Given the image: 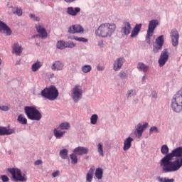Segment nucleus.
I'll use <instances>...</instances> for the list:
<instances>
[{
	"mask_svg": "<svg viewBox=\"0 0 182 182\" xmlns=\"http://www.w3.org/2000/svg\"><path fill=\"white\" fill-rule=\"evenodd\" d=\"M70 159L71 160V164H77V156H76V154H71Z\"/></svg>",
	"mask_w": 182,
	"mask_h": 182,
	"instance_id": "e433bc0d",
	"label": "nucleus"
},
{
	"mask_svg": "<svg viewBox=\"0 0 182 182\" xmlns=\"http://www.w3.org/2000/svg\"><path fill=\"white\" fill-rule=\"evenodd\" d=\"M77 41L78 42H83L84 43H86V42H88L87 38H85L83 37H77Z\"/></svg>",
	"mask_w": 182,
	"mask_h": 182,
	"instance_id": "c03bdc74",
	"label": "nucleus"
},
{
	"mask_svg": "<svg viewBox=\"0 0 182 182\" xmlns=\"http://www.w3.org/2000/svg\"><path fill=\"white\" fill-rule=\"evenodd\" d=\"M24 113L29 120L39 122L42 119V114L35 106H26L24 107Z\"/></svg>",
	"mask_w": 182,
	"mask_h": 182,
	"instance_id": "20e7f679",
	"label": "nucleus"
},
{
	"mask_svg": "<svg viewBox=\"0 0 182 182\" xmlns=\"http://www.w3.org/2000/svg\"><path fill=\"white\" fill-rule=\"evenodd\" d=\"M36 29L38 33L41 36V39H46L48 38V32H46V28H43L42 26H36Z\"/></svg>",
	"mask_w": 182,
	"mask_h": 182,
	"instance_id": "412c9836",
	"label": "nucleus"
},
{
	"mask_svg": "<svg viewBox=\"0 0 182 182\" xmlns=\"http://www.w3.org/2000/svg\"><path fill=\"white\" fill-rule=\"evenodd\" d=\"M80 12V7H68L67 8V14L68 15H70V16H76L77 14Z\"/></svg>",
	"mask_w": 182,
	"mask_h": 182,
	"instance_id": "aec40b11",
	"label": "nucleus"
},
{
	"mask_svg": "<svg viewBox=\"0 0 182 182\" xmlns=\"http://www.w3.org/2000/svg\"><path fill=\"white\" fill-rule=\"evenodd\" d=\"M149 127V123L146 122L144 124H141V123H139L136 127L134 132V134L136 137L138 139H140L141 136H143V132L144 130H146V128Z\"/></svg>",
	"mask_w": 182,
	"mask_h": 182,
	"instance_id": "f8f14e48",
	"label": "nucleus"
},
{
	"mask_svg": "<svg viewBox=\"0 0 182 182\" xmlns=\"http://www.w3.org/2000/svg\"><path fill=\"white\" fill-rule=\"evenodd\" d=\"M157 180L159 182H174V178L169 179L168 178H161L160 176L157 178Z\"/></svg>",
	"mask_w": 182,
	"mask_h": 182,
	"instance_id": "58836bf2",
	"label": "nucleus"
},
{
	"mask_svg": "<svg viewBox=\"0 0 182 182\" xmlns=\"http://www.w3.org/2000/svg\"><path fill=\"white\" fill-rule=\"evenodd\" d=\"M31 19H35V18L36 17V16H35V14H30L29 15Z\"/></svg>",
	"mask_w": 182,
	"mask_h": 182,
	"instance_id": "5fc2aeb1",
	"label": "nucleus"
},
{
	"mask_svg": "<svg viewBox=\"0 0 182 182\" xmlns=\"http://www.w3.org/2000/svg\"><path fill=\"white\" fill-rule=\"evenodd\" d=\"M99 46H102V45H103V43L102 42H100V43H99Z\"/></svg>",
	"mask_w": 182,
	"mask_h": 182,
	"instance_id": "052dcab7",
	"label": "nucleus"
},
{
	"mask_svg": "<svg viewBox=\"0 0 182 182\" xmlns=\"http://www.w3.org/2000/svg\"><path fill=\"white\" fill-rule=\"evenodd\" d=\"M169 150L170 149H168V146L167 145H163L161 147V153L165 156L170 154V153L168 154Z\"/></svg>",
	"mask_w": 182,
	"mask_h": 182,
	"instance_id": "473e14b6",
	"label": "nucleus"
},
{
	"mask_svg": "<svg viewBox=\"0 0 182 182\" xmlns=\"http://www.w3.org/2000/svg\"><path fill=\"white\" fill-rule=\"evenodd\" d=\"M69 150L66 149H61L59 153V156L63 159V160H66L69 159Z\"/></svg>",
	"mask_w": 182,
	"mask_h": 182,
	"instance_id": "bb28decb",
	"label": "nucleus"
},
{
	"mask_svg": "<svg viewBox=\"0 0 182 182\" xmlns=\"http://www.w3.org/2000/svg\"><path fill=\"white\" fill-rule=\"evenodd\" d=\"M73 152L77 156H83L89 153V149L85 146H77L73 149Z\"/></svg>",
	"mask_w": 182,
	"mask_h": 182,
	"instance_id": "4468645a",
	"label": "nucleus"
},
{
	"mask_svg": "<svg viewBox=\"0 0 182 182\" xmlns=\"http://www.w3.org/2000/svg\"><path fill=\"white\" fill-rule=\"evenodd\" d=\"M133 96H136V90H129L127 91L126 94L127 99L129 100L131 97H133Z\"/></svg>",
	"mask_w": 182,
	"mask_h": 182,
	"instance_id": "c9c22d12",
	"label": "nucleus"
},
{
	"mask_svg": "<svg viewBox=\"0 0 182 182\" xmlns=\"http://www.w3.org/2000/svg\"><path fill=\"white\" fill-rule=\"evenodd\" d=\"M33 38H42V36L40 33L36 34L33 36Z\"/></svg>",
	"mask_w": 182,
	"mask_h": 182,
	"instance_id": "864d4df0",
	"label": "nucleus"
},
{
	"mask_svg": "<svg viewBox=\"0 0 182 182\" xmlns=\"http://www.w3.org/2000/svg\"><path fill=\"white\" fill-rule=\"evenodd\" d=\"M77 36H70L68 37V39H71L72 41H77Z\"/></svg>",
	"mask_w": 182,
	"mask_h": 182,
	"instance_id": "3c124183",
	"label": "nucleus"
},
{
	"mask_svg": "<svg viewBox=\"0 0 182 182\" xmlns=\"http://www.w3.org/2000/svg\"><path fill=\"white\" fill-rule=\"evenodd\" d=\"M127 76V73H126V72L121 71L119 73V77H121V79H123V78L126 77Z\"/></svg>",
	"mask_w": 182,
	"mask_h": 182,
	"instance_id": "49530a36",
	"label": "nucleus"
},
{
	"mask_svg": "<svg viewBox=\"0 0 182 182\" xmlns=\"http://www.w3.org/2000/svg\"><path fill=\"white\" fill-rule=\"evenodd\" d=\"M2 63V60L0 58V65Z\"/></svg>",
	"mask_w": 182,
	"mask_h": 182,
	"instance_id": "680f3d73",
	"label": "nucleus"
},
{
	"mask_svg": "<svg viewBox=\"0 0 182 182\" xmlns=\"http://www.w3.org/2000/svg\"><path fill=\"white\" fill-rule=\"evenodd\" d=\"M160 25V23L159 22V20L157 19H153L149 21V25H148V30L146 32V41L149 45H150V38L153 36V34L154 33V31Z\"/></svg>",
	"mask_w": 182,
	"mask_h": 182,
	"instance_id": "0eeeda50",
	"label": "nucleus"
},
{
	"mask_svg": "<svg viewBox=\"0 0 182 182\" xmlns=\"http://www.w3.org/2000/svg\"><path fill=\"white\" fill-rule=\"evenodd\" d=\"M160 166L163 173L178 171L182 167V146L172 150L168 155L161 159Z\"/></svg>",
	"mask_w": 182,
	"mask_h": 182,
	"instance_id": "f257e3e1",
	"label": "nucleus"
},
{
	"mask_svg": "<svg viewBox=\"0 0 182 182\" xmlns=\"http://www.w3.org/2000/svg\"><path fill=\"white\" fill-rule=\"evenodd\" d=\"M12 49V53H15L16 56H21V55H22L23 48L19 43H14Z\"/></svg>",
	"mask_w": 182,
	"mask_h": 182,
	"instance_id": "f3484780",
	"label": "nucleus"
},
{
	"mask_svg": "<svg viewBox=\"0 0 182 182\" xmlns=\"http://www.w3.org/2000/svg\"><path fill=\"white\" fill-rule=\"evenodd\" d=\"M0 178H1V180L3 182H8V181H9V178L6 175H1L0 176Z\"/></svg>",
	"mask_w": 182,
	"mask_h": 182,
	"instance_id": "37998d69",
	"label": "nucleus"
},
{
	"mask_svg": "<svg viewBox=\"0 0 182 182\" xmlns=\"http://www.w3.org/2000/svg\"><path fill=\"white\" fill-rule=\"evenodd\" d=\"M41 95L43 99H48L51 101L56 100L59 96V91L56 87L51 85L41 90Z\"/></svg>",
	"mask_w": 182,
	"mask_h": 182,
	"instance_id": "7ed1b4c3",
	"label": "nucleus"
},
{
	"mask_svg": "<svg viewBox=\"0 0 182 182\" xmlns=\"http://www.w3.org/2000/svg\"><path fill=\"white\" fill-rule=\"evenodd\" d=\"M73 100H74L75 103H77L82 95H83V91L82 90V87L80 85H76L75 87L73 89Z\"/></svg>",
	"mask_w": 182,
	"mask_h": 182,
	"instance_id": "1a4fd4ad",
	"label": "nucleus"
},
{
	"mask_svg": "<svg viewBox=\"0 0 182 182\" xmlns=\"http://www.w3.org/2000/svg\"><path fill=\"white\" fill-rule=\"evenodd\" d=\"M13 14L18 15V16H22V9L16 8V9H13Z\"/></svg>",
	"mask_w": 182,
	"mask_h": 182,
	"instance_id": "ea45409f",
	"label": "nucleus"
},
{
	"mask_svg": "<svg viewBox=\"0 0 182 182\" xmlns=\"http://www.w3.org/2000/svg\"><path fill=\"white\" fill-rule=\"evenodd\" d=\"M61 130H69L70 129V124L68 122H63L58 126Z\"/></svg>",
	"mask_w": 182,
	"mask_h": 182,
	"instance_id": "2f4dec72",
	"label": "nucleus"
},
{
	"mask_svg": "<svg viewBox=\"0 0 182 182\" xmlns=\"http://www.w3.org/2000/svg\"><path fill=\"white\" fill-rule=\"evenodd\" d=\"M95 177L97 180H102L103 178V169L102 168H97L95 170Z\"/></svg>",
	"mask_w": 182,
	"mask_h": 182,
	"instance_id": "c756f323",
	"label": "nucleus"
},
{
	"mask_svg": "<svg viewBox=\"0 0 182 182\" xmlns=\"http://www.w3.org/2000/svg\"><path fill=\"white\" fill-rule=\"evenodd\" d=\"M2 31H6L7 36H11V35H12V30H11V28H9L6 23L0 20V32H2Z\"/></svg>",
	"mask_w": 182,
	"mask_h": 182,
	"instance_id": "a211bd4d",
	"label": "nucleus"
},
{
	"mask_svg": "<svg viewBox=\"0 0 182 182\" xmlns=\"http://www.w3.org/2000/svg\"><path fill=\"white\" fill-rule=\"evenodd\" d=\"M67 4H72V2H75L76 0H64Z\"/></svg>",
	"mask_w": 182,
	"mask_h": 182,
	"instance_id": "603ef678",
	"label": "nucleus"
},
{
	"mask_svg": "<svg viewBox=\"0 0 182 182\" xmlns=\"http://www.w3.org/2000/svg\"><path fill=\"white\" fill-rule=\"evenodd\" d=\"M7 171L10 173L11 177L13 178V181H26L28 178H26V175L25 173H22V171L18 168H7Z\"/></svg>",
	"mask_w": 182,
	"mask_h": 182,
	"instance_id": "423d86ee",
	"label": "nucleus"
},
{
	"mask_svg": "<svg viewBox=\"0 0 182 182\" xmlns=\"http://www.w3.org/2000/svg\"><path fill=\"white\" fill-rule=\"evenodd\" d=\"M81 70L83 72V73H89V72L92 70V66L90 65H83L81 68Z\"/></svg>",
	"mask_w": 182,
	"mask_h": 182,
	"instance_id": "f704fd0d",
	"label": "nucleus"
},
{
	"mask_svg": "<svg viewBox=\"0 0 182 182\" xmlns=\"http://www.w3.org/2000/svg\"><path fill=\"white\" fill-rule=\"evenodd\" d=\"M170 38L172 43V46L175 48L178 46V39H180V34L176 28H173L170 33Z\"/></svg>",
	"mask_w": 182,
	"mask_h": 182,
	"instance_id": "9b49d317",
	"label": "nucleus"
},
{
	"mask_svg": "<svg viewBox=\"0 0 182 182\" xmlns=\"http://www.w3.org/2000/svg\"><path fill=\"white\" fill-rule=\"evenodd\" d=\"M134 102H135L136 104H138V103H139V99L134 100Z\"/></svg>",
	"mask_w": 182,
	"mask_h": 182,
	"instance_id": "bf43d9fd",
	"label": "nucleus"
},
{
	"mask_svg": "<svg viewBox=\"0 0 182 182\" xmlns=\"http://www.w3.org/2000/svg\"><path fill=\"white\" fill-rule=\"evenodd\" d=\"M63 66H65V64H63V62L62 61H55L51 66L52 70H62L63 69Z\"/></svg>",
	"mask_w": 182,
	"mask_h": 182,
	"instance_id": "4be33fe9",
	"label": "nucleus"
},
{
	"mask_svg": "<svg viewBox=\"0 0 182 182\" xmlns=\"http://www.w3.org/2000/svg\"><path fill=\"white\" fill-rule=\"evenodd\" d=\"M60 173V171H56L52 173V176L54 178L58 177V176H59Z\"/></svg>",
	"mask_w": 182,
	"mask_h": 182,
	"instance_id": "de8ad7c7",
	"label": "nucleus"
},
{
	"mask_svg": "<svg viewBox=\"0 0 182 182\" xmlns=\"http://www.w3.org/2000/svg\"><path fill=\"white\" fill-rule=\"evenodd\" d=\"M35 166H41L42 164V160L38 159L34 162Z\"/></svg>",
	"mask_w": 182,
	"mask_h": 182,
	"instance_id": "09e8293b",
	"label": "nucleus"
},
{
	"mask_svg": "<svg viewBox=\"0 0 182 182\" xmlns=\"http://www.w3.org/2000/svg\"><path fill=\"white\" fill-rule=\"evenodd\" d=\"M66 46H67V42L61 40V41H58L57 42V49H60V50H63V49H66Z\"/></svg>",
	"mask_w": 182,
	"mask_h": 182,
	"instance_id": "cd10ccee",
	"label": "nucleus"
},
{
	"mask_svg": "<svg viewBox=\"0 0 182 182\" xmlns=\"http://www.w3.org/2000/svg\"><path fill=\"white\" fill-rule=\"evenodd\" d=\"M122 33H124L126 36L130 35V32H132V24L126 21L123 23L122 28L121 29Z\"/></svg>",
	"mask_w": 182,
	"mask_h": 182,
	"instance_id": "dca6fc26",
	"label": "nucleus"
},
{
	"mask_svg": "<svg viewBox=\"0 0 182 182\" xmlns=\"http://www.w3.org/2000/svg\"><path fill=\"white\" fill-rule=\"evenodd\" d=\"M76 46V43L72 42V41H68L67 42V46H66V48H75Z\"/></svg>",
	"mask_w": 182,
	"mask_h": 182,
	"instance_id": "79ce46f5",
	"label": "nucleus"
},
{
	"mask_svg": "<svg viewBox=\"0 0 182 182\" xmlns=\"http://www.w3.org/2000/svg\"><path fill=\"white\" fill-rule=\"evenodd\" d=\"M168 60V49L165 48L161 53L159 56V59L158 60L159 65L160 68H163L167 61Z\"/></svg>",
	"mask_w": 182,
	"mask_h": 182,
	"instance_id": "9d476101",
	"label": "nucleus"
},
{
	"mask_svg": "<svg viewBox=\"0 0 182 182\" xmlns=\"http://www.w3.org/2000/svg\"><path fill=\"white\" fill-rule=\"evenodd\" d=\"M127 1H130V0H127Z\"/></svg>",
	"mask_w": 182,
	"mask_h": 182,
	"instance_id": "e2e57ef3",
	"label": "nucleus"
},
{
	"mask_svg": "<svg viewBox=\"0 0 182 182\" xmlns=\"http://www.w3.org/2000/svg\"><path fill=\"white\" fill-rule=\"evenodd\" d=\"M97 147L99 156H101V157H105V154L103 153V145L100 143L97 144Z\"/></svg>",
	"mask_w": 182,
	"mask_h": 182,
	"instance_id": "72a5a7b5",
	"label": "nucleus"
},
{
	"mask_svg": "<svg viewBox=\"0 0 182 182\" xmlns=\"http://www.w3.org/2000/svg\"><path fill=\"white\" fill-rule=\"evenodd\" d=\"M116 31V25L114 23H105L101 24L95 31L96 35L101 38H110Z\"/></svg>",
	"mask_w": 182,
	"mask_h": 182,
	"instance_id": "f03ea898",
	"label": "nucleus"
},
{
	"mask_svg": "<svg viewBox=\"0 0 182 182\" xmlns=\"http://www.w3.org/2000/svg\"><path fill=\"white\" fill-rule=\"evenodd\" d=\"M140 31H141V23L136 24L131 33L130 37L135 38V36L139 35Z\"/></svg>",
	"mask_w": 182,
	"mask_h": 182,
	"instance_id": "b1692460",
	"label": "nucleus"
},
{
	"mask_svg": "<svg viewBox=\"0 0 182 182\" xmlns=\"http://www.w3.org/2000/svg\"><path fill=\"white\" fill-rule=\"evenodd\" d=\"M103 69H104L103 67H100V66H99V65L97 66V70H103Z\"/></svg>",
	"mask_w": 182,
	"mask_h": 182,
	"instance_id": "6e6d98bb",
	"label": "nucleus"
},
{
	"mask_svg": "<svg viewBox=\"0 0 182 182\" xmlns=\"http://www.w3.org/2000/svg\"><path fill=\"white\" fill-rule=\"evenodd\" d=\"M133 138H132L131 136H129L124 139L123 146L124 151H127V150H129V149L132 147V142L133 141Z\"/></svg>",
	"mask_w": 182,
	"mask_h": 182,
	"instance_id": "5701e85b",
	"label": "nucleus"
},
{
	"mask_svg": "<svg viewBox=\"0 0 182 182\" xmlns=\"http://www.w3.org/2000/svg\"><path fill=\"white\" fill-rule=\"evenodd\" d=\"M151 95H152V97H154V99H157V93L154 91H153L151 92Z\"/></svg>",
	"mask_w": 182,
	"mask_h": 182,
	"instance_id": "8fccbe9b",
	"label": "nucleus"
},
{
	"mask_svg": "<svg viewBox=\"0 0 182 182\" xmlns=\"http://www.w3.org/2000/svg\"><path fill=\"white\" fill-rule=\"evenodd\" d=\"M98 119H99V116H97V114H92L90 118L91 124H96V123H97Z\"/></svg>",
	"mask_w": 182,
	"mask_h": 182,
	"instance_id": "4c0bfd02",
	"label": "nucleus"
},
{
	"mask_svg": "<svg viewBox=\"0 0 182 182\" xmlns=\"http://www.w3.org/2000/svg\"><path fill=\"white\" fill-rule=\"evenodd\" d=\"M85 30L83 29V27L80 25H73L68 28V33H80L81 32H83Z\"/></svg>",
	"mask_w": 182,
	"mask_h": 182,
	"instance_id": "2eb2a0df",
	"label": "nucleus"
},
{
	"mask_svg": "<svg viewBox=\"0 0 182 182\" xmlns=\"http://www.w3.org/2000/svg\"><path fill=\"white\" fill-rule=\"evenodd\" d=\"M53 133H54V136L55 138L57 139H62V137H63V136L65 135V133H66L65 131H61L60 129L55 128L53 130Z\"/></svg>",
	"mask_w": 182,
	"mask_h": 182,
	"instance_id": "a878e982",
	"label": "nucleus"
},
{
	"mask_svg": "<svg viewBox=\"0 0 182 182\" xmlns=\"http://www.w3.org/2000/svg\"><path fill=\"white\" fill-rule=\"evenodd\" d=\"M164 45V36L161 35L155 40V44L153 47L154 53H159L163 50V46Z\"/></svg>",
	"mask_w": 182,
	"mask_h": 182,
	"instance_id": "6e6552de",
	"label": "nucleus"
},
{
	"mask_svg": "<svg viewBox=\"0 0 182 182\" xmlns=\"http://www.w3.org/2000/svg\"><path fill=\"white\" fill-rule=\"evenodd\" d=\"M15 133V129H8L5 127H0V136H9Z\"/></svg>",
	"mask_w": 182,
	"mask_h": 182,
	"instance_id": "6ab92c4d",
	"label": "nucleus"
},
{
	"mask_svg": "<svg viewBox=\"0 0 182 182\" xmlns=\"http://www.w3.org/2000/svg\"><path fill=\"white\" fill-rule=\"evenodd\" d=\"M34 21H36L37 22H39V21H40L39 17L36 16V17L34 18Z\"/></svg>",
	"mask_w": 182,
	"mask_h": 182,
	"instance_id": "4d7b16f0",
	"label": "nucleus"
},
{
	"mask_svg": "<svg viewBox=\"0 0 182 182\" xmlns=\"http://www.w3.org/2000/svg\"><path fill=\"white\" fill-rule=\"evenodd\" d=\"M171 107L176 113L182 112V87L173 95L171 100Z\"/></svg>",
	"mask_w": 182,
	"mask_h": 182,
	"instance_id": "39448f33",
	"label": "nucleus"
},
{
	"mask_svg": "<svg viewBox=\"0 0 182 182\" xmlns=\"http://www.w3.org/2000/svg\"><path fill=\"white\" fill-rule=\"evenodd\" d=\"M41 68H42V63L37 61L31 66L32 72H37V70L41 69Z\"/></svg>",
	"mask_w": 182,
	"mask_h": 182,
	"instance_id": "7c9ffc66",
	"label": "nucleus"
},
{
	"mask_svg": "<svg viewBox=\"0 0 182 182\" xmlns=\"http://www.w3.org/2000/svg\"><path fill=\"white\" fill-rule=\"evenodd\" d=\"M0 109L2 110L3 112H8L9 110V108L6 105H2L0 106Z\"/></svg>",
	"mask_w": 182,
	"mask_h": 182,
	"instance_id": "a18cd8bd",
	"label": "nucleus"
},
{
	"mask_svg": "<svg viewBox=\"0 0 182 182\" xmlns=\"http://www.w3.org/2000/svg\"><path fill=\"white\" fill-rule=\"evenodd\" d=\"M144 80H146V75H144L142 77V82H144Z\"/></svg>",
	"mask_w": 182,
	"mask_h": 182,
	"instance_id": "13d9d810",
	"label": "nucleus"
},
{
	"mask_svg": "<svg viewBox=\"0 0 182 182\" xmlns=\"http://www.w3.org/2000/svg\"><path fill=\"white\" fill-rule=\"evenodd\" d=\"M126 62L124 58H117V60L114 61L113 69L115 72H118L123 67V65Z\"/></svg>",
	"mask_w": 182,
	"mask_h": 182,
	"instance_id": "ddd939ff",
	"label": "nucleus"
},
{
	"mask_svg": "<svg viewBox=\"0 0 182 182\" xmlns=\"http://www.w3.org/2000/svg\"><path fill=\"white\" fill-rule=\"evenodd\" d=\"M137 69L138 70H139V72H144L146 73V72H149L150 67L146 65L144 63L139 62L137 65Z\"/></svg>",
	"mask_w": 182,
	"mask_h": 182,
	"instance_id": "393cba45",
	"label": "nucleus"
},
{
	"mask_svg": "<svg viewBox=\"0 0 182 182\" xmlns=\"http://www.w3.org/2000/svg\"><path fill=\"white\" fill-rule=\"evenodd\" d=\"M153 133H159V129L157 127H151L149 129V134H153Z\"/></svg>",
	"mask_w": 182,
	"mask_h": 182,
	"instance_id": "a19ab883",
	"label": "nucleus"
},
{
	"mask_svg": "<svg viewBox=\"0 0 182 182\" xmlns=\"http://www.w3.org/2000/svg\"><path fill=\"white\" fill-rule=\"evenodd\" d=\"M17 122L20 123V124H28V119L25 117V115L23 114H20L17 118Z\"/></svg>",
	"mask_w": 182,
	"mask_h": 182,
	"instance_id": "c85d7f7f",
	"label": "nucleus"
}]
</instances>
